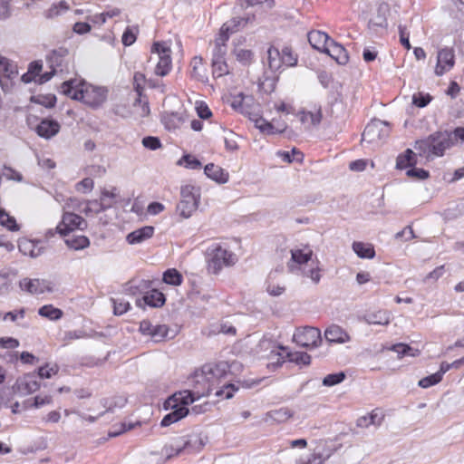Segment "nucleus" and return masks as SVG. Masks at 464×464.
I'll return each instance as SVG.
<instances>
[{
  "mask_svg": "<svg viewBox=\"0 0 464 464\" xmlns=\"http://www.w3.org/2000/svg\"><path fill=\"white\" fill-rule=\"evenodd\" d=\"M324 338L331 343H343L350 340L349 334L336 324H333L325 330Z\"/></svg>",
  "mask_w": 464,
  "mask_h": 464,
  "instance_id": "b1692460",
  "label": "nucleus"
},
{
  "mask_svg": "<svg viewBox=\"0 0 464 464\" xmlns=\"http://www.w3.org/2000/svg\"><path fill=\"white\" fill-rule=\"evenodd\" d=\"M15 386L21 393L29 394L38 391L40 383L34 373H29L24 375L22 379H18L15 382Z\"/></svg>",
  "mask_w": 464,
  "mask_h": 464,
  "instance_id": "4be33fe9",
  "label": "nucleus"
},
{
  "mask_svg": "<svg viewBox=\"0 0 464 464\" xmlns=\"http://www.w3.org/2000/svg\"><path fill=\"white\" fill-rule=\"evenodd\" d=\"M86 203L93 208L92 209L94 214H99L111 208V204H104V200H102V198L100 200H88Z\"/></svg>",
  "mask_w": 464,
  "mask_h": 464,
  "instance_id": "680f3d73",
  "label": "nucleus"
},
{
  "mask_svg": "<svg viewBox=\"0 0 464 464\" xmlns=\"http://www.w3.org/2000/svg\"><path fill=\"white\" fill-rule=\"evenodd\" d=\"M455 64V54L452 48H443L438 53V62L435 73L439 76L450 70Z\"/></svg>",
  "mask_w": 464,
  "mask_h": 464,
  "instance_id": "4468645a",
  "label": "nucleus"
},
{
  "mask_svg": "<svg viewBox=\"0 0 464 464\" xmlns=\"http://www.w3.org/2000/svg\"><path fill=\"white\" fill-rule=\"evenodd\" d=\"M183 122V118L178 112H172L164 118V123L167 129H177Z\"/></svg>",
  "mask_w": 464,
  "mask_h": 464,
  "instance_id": "de8ad7c7",
  "label": "nucleus"
},
{
  "mask_svg": "<svg viewBox=\"0 0 464 464\" xmlns=\"http://www.w3.org/2000/svg\"><path fill=\"white\" fill-rule=\"evenodd\" d=\"M294 341L302 347H317L322 343L321 332L316 327L306 326L301 331H297L294 336Z\"/></svg>",
  "mask_w": 464,
  "mask_h": 464,
  "instance_id": "f8f14e48",
  "label": "nucleus"
},
{
  "mask_svg": "<svg viewBox=\"0 0 464 464\" xmlns=\"http://www.w3.org/2000/svg\"><path fill=\"white\" fill-rule=\"evenodd\" d=\"M141 301H143L144 304L146 305L158 308L165 304L166 296L162 292L159 291L158 289L146 290L142 296V299H138L136 301V304L138 306H141Z\"/></svg>",
  "mask_w": 464,
  "mask_h": 464,
  "instance_id": "f3484780",
  "label": "nucleus"
},
{
  "mask_svg": "<svg viewBox=\"0 0 464 464\" xmlns=\"http://www.w3.org/2000/svg\"><path fill=\"white\" fill-rule=\"evenodd\" d=\"M204 173L208 178L219 184L227 183L228 180V173L214 163L207 164L204 168Z\"/></svg>",
  "mask_w": 464,
  "mask_h": 464,
  "instance_id": "a878e982",
  "label": "nucleus"
},
{
  "mask_svg": "<svg viewBox=\"0 0 464 464\" xmlns=\"http://www.w3.org/2000/svg\"><path fill=\"white\" fill-rule=\"evenodd\" d=\"M440 382H441V379H440V375L437 372H435V373H432L429 376H426V377L420 379L418 382V385L423 389H427L433 385L438 384Z\"/></svg>",
  "mask_w": 464,
  "mask_h": 464,
  "instance_id": "5fc2aeb1",
  "label": "nucleus"
},
{
  "mask_svg": "<svg viewBox=\"0 0 464 464\" xmlns=\"http://www.w3.org/2000/svg\"><path fill=\"white\" fill-rule=\"evenodd\" d=\"M169 328L166 324H156L150 334L155 342L162 341L168 335Z\"/></svg>",
  "mask_w": 464,
  "mask_h": 464,
  "instance_id": "603ef678",
  "label": "nucleus"
},
{
  "mask_svg": "<svg viewBox=\"0 0 464 464\" xmlns=\"http://www.w3.org/2000/svg\"><path fill=\"white\" fill-rule=\"evenodd\" d=\"M69 51L65 47H59L57 49L52 50L46 55V62L49 67L53 70L59 69L61 72L63 71V66L64 63L65 58L68 56Z\"/></svg>",
  "mask_w": 464,
  "mask_h": 464,
  "instance_id": "a211bd4d",
  "label": "nucleus"
},
{
  "mask_svg": "<svg viewBox=\"0 0 464 464\" xmlns=\"http://www.w3.org/2000/svg\"><path fill=\"white\" fill-rule=\"evenodd\" d=\"M38 314L42 317L56 321L63 317V312L52 304H45L39 308Z\"/></svg>",
  "mask_w": 464,
  "mask_h": 464,
  "instance_id": "f704fd0d",
  "label": "nucleus"
},
{
  "mask_svg": "<svg viewBox=\"0 0 464 464\" xmlns=\"http://www.w3.org/2000/svg\"><path fill=\"white\" fill-rule=\"evenodd\" d=\"M193 390H185L182 392H175L169 396L164 402L163 406L165 410H168V405L172 402L179 403L180 406L188 408V406L197 400L204 396H208L212 388L210 385L204 386L202 383H197L194 376L192 377Z\"/></svg>",
  "mask_w": 464,
  "mask_h": 464,
  "instance_id": "7ed1b4c3",
  "label": "nucleus"
},
{
  "mask_svg": "<svg viewBox=\"0 0 464 464\" xmlns=\"http://www.w3.org/2000/svg\"><path fill=\"white\" fill-rule=\"evenodd\" d=\"M59 367L57 365L49 367L48 364L41 366L37 370V375L40 379H49L58 372Z\"/></svg>",
  "mask_w": 464,
  "mask_h": 464,
  "instance_id": "13d9d810",
  "label": "nucleus"
},
{
  "mask_svg": "<svg viewBox=\"0 0 464 464\" xmlns=\"http://www.w3.org/2000/svg\"><path fill=\"white\" fill-rule=\"evenodd\" d=\"M451 138L450 130H437L425 139L416 140L413 147L420 157L433 160L444 156L446 150L453 147Z\"/></svg>",
  "mask_w": 464,
  "mask_h": 464,
  "instance_id": "f257e3e1",
  "label": "nucleus"
},
{
  "mask_svg": "<svg viewBox=\"0 0 464 464\" xmlns=\"http://www.w3.org/2000/svg\"><path fill=\"white\" fill-rule=\"evenodd\" d=\"M127 403V399L122 397L114 398L111 400L105 399L104 406L107 407L106 412H112L113 408H122Z\"/></svg>",
  "mask_w": 464,
  "mask_h": 464,
  "instance_id": "4d7b16f0",
  "label": "nucleus"
},
{
  "mask_svg": "<svg viewBox=\"0 0 464 464\" xmlns=\"http://www.w3.org/2000/svg\"><path fill=\"white\" fill-rule=\"evenodd\" d=\"M268 66L271 70L276 71L281 67L282 59L278 49L270 46L267 50Z\"/></svg>",
  "mask_w": 464,
  "mask_h": 464,
  "instance_id": "58836bf2",
  "label": "nucleus"
},
{
  "mask_svg": "<svg viewBox=\"0 0 464 464\" xmlns=\"http://www.w3.org/2000/svg\"><path fill=\"white\" fill-rule=\"evenodd\" d=\"M313 251L306 246L305 249H292L291 261L297 265L307 264L312 259Z\"/></svg>",
  "mask_w": 464,
  "mask_h": 464,
  "instance_id": "7c9ffc66",
  "label": "nucleus"
},
{
  "mask_svg": "<svg viewBox=\"0 0 464 464\" xmlns=\"http://www.w3.org/2000/svg\"><path fill=\"white\" fill-rule=\"evenodd\" d=\"M277 155L280 156L285 162L288 163L293 161L302 162L304 160V153L296 148H293L291 151H278Z\"/></svg>",
  "mask_w": 464,
  "mask_h": 464,
  "instance_id": "79ce46f5",
  "label": "nucleus"
},
{
  "mask_svg": "<svg viewBox=\"0 0 464 464\" xmlns=\"http://www.w3.org/2000/svg\"><path fill=\"white\" fill-rule=\"evenodd\" d=\"M406 175L414 179L424 180L430 177V172L424 169L416 168L414 166L406 170Z\"/></svg>",
  "mask_w": 464,
  "mask_h": 464,
  "instance_id": "3c124183",
  "label": "nucleus"
},
{
  "mask_svg": "<svg viewBox=\"0 0 464 464\" xmlns=\"http://www.w3.org/2000/svg\"><path fill=\"white\" fill-rule=\"evenodd\" d=\"M242 364L237 361L231 363L221 361L217 363H207L202 366L200 371H197L194 374V379L197 383H202L205 387L211 386V382L215 379L218 380L225 378L231 370H239Z\"/></svg>",
  "mask_w": 464,
  "mask_h": 464,
  "instance_id": "f03ea898",
  "label": "nucleus"
},
{
  "mask_svg": "<svg viewBox=\"0 0 464 464\" xmlns=\"http://www.w3.org/2000/svg\"><path fill=\"white\" fill-rule=\"evenodd\" d=\"M59 122L53 119L44 118L34 128L35 132L45 140L54 137L60 131Z\"/></svg>",
  "mask_w": 464,
  "mask_h": 464,
  "instance_id": "2eb2a0df",
  "label": "nucleus"
},
{
  "mask_svg": "<svg viewBox=\"0 0 464 464\" xmlns=\"http://www.w3.org/2000/svg\"><path fill=\"white\" fill-rule=\"evenodd\" d=\"M432 101L430 93L417 92L412 96V104L418 108L426 107Z\"/></svg>",
  "mask_w": 464,
  "mask_h": 464,
  "instance_id": "09e8293b",
  "label": "nucleus"
},
{
  "mask_svg": "<svg viewBox=\"0 0 464 464\" xmlns=\"http://www.w3.org/2000/svg\"><path fill=\"white\" fill-rule=\"evenodd\" d=\"M69 248L82 250L90 246V239L85 236H72L64 240Z\"/></svg>",
  "mask_w": 464,
  "mask_h": 464,
  "instance_id": "473e14b6",
  "label": "nucleus"
},
{
  "mask_svg": "<svg viewBox=\"0 0 464 464\" xmlns=\"http://www.w3.org/2000/svg\"><path fill=\"white\" fill-rule=\"evenodd\" d=\"M178 165L184 166L189 169H198L201 168V162L190 154H184L177 162Z\"/></svg>",
  "mask_w": 464,
  "mask_h": 464,
  "instance_id": "c03bdc74",
  "label": "nucleus"
},
{
  "mask_svg": "<svg viewBox=\"0 0 464 464\" xmlns=\"http://www.w3.org/2000/svg\"><path fill=\"white\" fill-rule=\"evenodd\" d=\"M286 357L289 362H295L298 365L307 366L311 363V356L305 352H288Z\"/></svg>",
  "mask_w": 464,
  "mask_h": 464,
  "instance_id": "a19ab883",
  "label": "nucleus"
},
{
  "mask_svg": "<svg viewBox=\"0 0 464 464\" xmlns=\"http://www.w3.org/2000/svg\"><path fill=\"white\" fill-rule=\"evenodd\" d=\"M108 90L105 87L90 85L82 90V92L74 94L76 99L82 101L92 108L100 107L107 99Z\"/></svg>",
  "mask_w": 464,
  "mask_h": 464,
  "instance_id": "423d86ee",
  "label": "nucleus"
},
{
  "mask_svg": "<svg viewBox=\"0 0 464 464\" xmlns=\"http://www.w3.org/2000/svg\"><path fill=\"white\" fill-rule=\"evenodd\" d=\"M389 123L381 120L372 121L362 134V140L369 143L381 140L389 136Z\"/></svg>",
  "mask_w": 464,
  "mask_h": 464,
  "instance_id": "0eeeda50",
  "label": "nucleus"
},
{
  "mask_svg": "<svg viewBox=\"0 0 464 464\" xmlns=\"http://www.w3.org/2000/svg\"><path fill=\"white\" fill-rule=\"evenodd\" d=\"M324 53L328 54L341 65L346 64L349 61V55L345 48L333 39Z\"/></svg>",
  "mask_w": 464,
  "mask_h": 464,
  "instance_id": "6ab92c4d",
  "label": "nucleus"
},
{
  "mask_svg": "<svg viewBox=\"0 0 464 464\" xmlns=\"http://www.w3.org/2000/svg\"><path fill=\"white\" fill-rule=\"evenodd\" d=\"M111 301L113 303V313L115 315H121L130 308V303L121 298H111Z\"/></svg>",
  "mask_w": 464,
  "mask_h": 464,
  "instance_id": "8fccbe9b",
  "label": "nucleus"
},
{
  "mask_svg": "<svg viewBox=\"0 0 464 464\" xmlns=\"http://www.w3.org/2000/svg\"><path fill=\"white\" fill-rule=\"evenodd\" d=\"M18 75L17 65L0 54V86L5 92L13 88V80Z\"/></svg>",
  "mask_w": 464,
  "mask_h": 464,
  "instance_id": "6e6552de",
  "label": "nucleus"
},
{
  "mask_svg": "<svg viewBox=\"0 0 464 464\" xmlns=\"http://www.w3.org/2000/svg\"><path fill=\"white\" fill-rule=\"evenodd\" d=\"M162 281L169 285L178 286L183 282V276L176 268H169L163 272Z\"/></svg>",
  "mask_w": 464,
  "mask_h": 464,
  "instance_id": "2f4dec72",
  "label": "nucleus"
},
{
  "mask_svg": "<svg viewBox=\"0 0 464 464\" xmlns=\"http://www.w3.org/2000/svg\"><path fill=\"white\" fill-rule=\"evenodd\" d=\"M19 285L22 290L32 295H40L44 292H53L51 283L44 279H29L24 278L20 281Z\"/></svg>",
  "mask_w": 464,
  "mask_h": 464,
  "instance_id": "ddd939ff",
  "label": "nucleus"
},
{
  "mask_svg": "<svg viewBox=\"0 0 464 464\" xmlns=\"http://www.w3.org/2000/svg\"><path fill=\"white\" fill-rule=\"evenodd\" d=\"M0 225L13 232L20 229L15 218L10 216L5 208H0Z\"/></svg>",
  "mask_w": 464,
  "mask_h": 464,
  "instance_id": "4c0bfd02",
  "label": "nucleus"
},
{
  "mask_svg": "<svg viewBox=\"0 0 464 464\" xmlns=\"http://www.w3.org/2000/svg\"><path fill=\"white\" fill-rule=\"evenodd\" d=\"M399 34H400V43L406 49H411V45L410 44V34L407 32V28L405 25L400 24L399 27Z\"/></svg>",
  "mask_w": 464,
  "mask_h": 464,
  "instance_id": "69168bd1",
  "label": "nucleus"
},
{
  "mask_svg": "<svg viewBox=\"0 0 464 464\" xmlns=\"http://www.w3.org/2000/svg\"><path fill=\"white\" fill-rule=\"evenodd\" d=\"M345 378H346V374L344 373V372H334V373L327 374L323 379L322 383L324 386L332 387V386H334V385H337V384L343 382L345 380Z\"/></svg>",
  "mask_w": 464,
  "mask_h": 464,
  "instance_id": "37998d69",
  "label": "nucleus"
},
{
  "mask_svg": "<svg viewBox=\"0 0 464 464\" xmlns=\"http://www.w3.org/2000/svg\"><path fill=\"white\" fill-rule=\"evenodd\" d=\"M281 59L282 63L287 66H295L297 63V58L293 55L291 49L288 47L282 50Z\"/></svg>",
  "mask_w": 464,
  "mask_h": 464,
  "instance_id": "e2e57ef3",
  "label": "nucleus"
},
{
  "mask_svg": "<svg viewBox=\"0 0 464 464\" xmlns=\"http://www.w3.org/2000/svg\"><path fill=\"white\" fill-rule=\"evenodd\" d=\"M394 237L395 239L402 241H409L416 237L414 231L411 226L405 227L402 230L396 233Z\"/></svg>",
  "mask_w": 464,
  "mask_h": 464,
  "instance_id": "0e129e2a",
  "label": "nucleus"
},
{
  "mask_svg": "<svg viewBox=\"0 0 464 464\" xmlns=\"http://www.w3.org/2000/svg\"><path fill=\"white\" fill-rule=\"evenodd\" d=\"M142 145L149 150H156L161 147L160 138L155 136H146L141 140Z\"/></svg>",
  "mask_w": 464,
  "mask_h": 464,
  "instance_id": "052dcab7",
  "label": "nucleus"
},
{
  "mask_svg": "<svg viewBox=\"0 0 464 464\" xmlns=\"http://www.w3.org/2000/svg\"><path fill=\"white\" fill-rule=\"evenodd\" d=\"M204 444L198 434H189L177 440L172 445L171 450L174 455L178 456L182 452L193 453L200 450ZM173 456V454H170Z\"/></svg>",
  "mask_w": 464,
  "mask_h": 464,
  "instance_id": "1a4fd4ad",
  "label": "nucleus"
},
{
  "mask_svg": "<svg viewBox=\"0 0 464 464\" xmlns=\"http://www.w3.org/2000/svg\"><path fill=\"white\" fill-rule=\"evenodd\" d=\"M87 227V221L72 212H65L63 215L61 223L57 226V230L62 237L69 235L74 229L84 230Z\"/></svg>",
  "mask_w": 464,
  "mask_h": 464,
  "instance_id": "9b49d317",
  "label": "nucleus"
},
{
  "mask_svg": "<svg viewBox=\"0 0 464 464\" xmlns=\"http://www.w3.org/2000/svg\"><path fill=\"white\" fill-rule=\"evenodd\" d=\"M367 418L369 419L371 425L379 427L384 420V413L382 410L376 408L367 414Z\"/></svg>",
  "mask_w": 464,
  "mask_h": 464,
  "instance_id": "864d4df0",
  "label": "nucleus"
},
{
  "mask_svg": "<svg viewBox=\"0 0 464 464\" xmlns=\"http://www.w3.org/2000/svg\"><path fill=\"white\" fill-rule=\"evenodd\" d=\"M207 255L208 270L212 274H218L223 266H232L237 260L235 254L222 248L220 246L208 247Z\"/></svg>",
  "mask_w": 464,
  "mask_h": 464,
  "instance_id": "20e7f679",
  "label": "nucleus"
},
{
  "mask_svg": "<svg viewBox=\"0 0 464 464\" xmlns=\"http://www.w3.org/2000/svg\"><path fill=\"white\" fill-rule=\"evenodd\" d=\"M237 60L244 66H248L254 59V53L248 49L235 48L233 51Z\"/></svg>",
  "mask_w": 464,
  "mask_h": 464,
  "instance_id": "ea45409f",
  "label": "nucleus"
},
{
  "mask_svg": "<svg viewBox=\"0 0 464 464\" xmlns=\"http://www.w3.org/2000/svg\"><path fill=\"white\" fill-rule=\"evenodd\" d=\"M352 247L360 258L372 259L375 256V249L372 244L355 241Z\"/></svg>",
  "mask_w": 464,
  "mask_h": 464,
  "instance_id": "cd10ccee",
  "label": "nucleus"
},
{
  "mask_svg": "<svg viewBox=\"0 0 464 464\" xmlns=\"http://www.w3.org/2000/svg\"><path fill=\"white\" fill-rule=\"evenodd\" d=\"M238 391V387L234 383H227L224 385L222 389H219L216 392L215 395L217 397L224 396L225 399H231L234 396V392Z\"/></svg>",
  "mask_w": 464,
  "mask_h": 464,
  "instance_id": "6e6d98bb",
  "label": "nucleus"
},
{
  "mask_svg": "<svg viewBox=\"0 0 464 464\" xmlns=\"http://www.w3.org/2000/svg\"><path fill=\"white\" fill-rule=\"evenodd\" d=\"M248 20L241 17H233L223 24L224 30L229 31L231 34L236 33L241 26L247 24Z\"/></svg>",
  "mask_w": 464,
  "mask_h": 464,
  "instance_id": "49530a36",
  "label": "nucleus"
},
{
  "mask_svg": "<svg viewBox=\"0 0 464 464\" xmlns=\"http://www.w3.org/2000/svg\"><path fill=\"white\" fill-rule=\"evenodd\" d=\"M294 412L287 407H282L277 410L270 411L266 413L267 418L271 419L276 423H283L293 417Z\"/></svg>",
  "mask_w": 464,
  "mask_h": 464,
  "instance_id": "c756f323",
  "label": "nucleus"
},
{
  "mask_svg": "<svg viewBox=\"0 0 464 464\" xmlns=\"http://www.w3.org/2000/svg\"><path fill=\"white\" fill-rule=\"evenodd\" d=\"M307 36L311 46L321 53L325 52L332 40L326 33L321 31H311Z\"/></svg>",
  "mask_w": 464,
  "mask_h": 464,
  "instance_id": "aec40b11",
  "label": "nucleus"
},
{
  "mask_svg": "<svg viewBox=\"0 0 464 464\" xmlns=\"http://www.w3.org/2000/svg\"><path fill=\"white\" fill-rule=\"evenodd\" d=\"M255 125L262 133L268 135L282 133L285 129V127H283L281 129L276 128L273 125V123L267 121L263 117L256 119L255 121Z\"/></svg>",
  "mask_w": 464,
  "mask_h": 464,
  "instance_id": "72a5a7b5",
  "label": "nucleus"
},
{
  "mask_svg": "<svg viewBox=\"0 0 464 464\" xmlns=\"http://www.w3.org/2000/svg\"><path fill=\"white\" fill-rule=\"evenodd\" d=\"M417 164V155L411 149H407L403 153L399 154L396 160V169H408Z\"/></svg>",
  "mask_w": 464,
  "mask_h": 464,
  "instance_id": "bb28decb",
  "label": "nucleus"
},
{
  "mask_svg": "<svg viewBox=\"0 0 464 464\" xmlns=\"http://www.w3.org/2000/svg\"><path fill=\"white\" fill-rule=\"evenodd\" d=\"M212 71L214 77H221L223 75H227L229 73L227 69V64L226 62H218L217 63H213Z\"/></svg>",
  "mask_w": 464,
  "mask_h": 464,
  "instance_id": "338daca9",
  "label": "nucleus"
},
{
  "mask_svg": "<svg viewBox=\"0 0 464 464\" xmlns=\"http://www.w3.org/2000/svg\"><path fill=\"white\" fill-rule=\"evenodd\" d=\"M199 194L194 186L185 185L180 189V200L176 207L177 213L183 218H188L198 208Z\"/></svg>",
  "mask_w": 464,
  "mask_h": 464,
  "instance_id": "39448f33",
  "label": "nucleus"
},
{
  "mask_svg": "<svg viewBox=\"0 0 464 464\" xmlns=\"http://www.w3.org/2000/svg\"><path fill=\"white\" fill-rule=\"evenodd\" d=\"M151 282L143 279H132L127 282L122 288V291L129 295H136L138 294H144L146 290L150 287Z\"/></svg>",
  "mask_w": 464,
  "mask_h": 464,
  "instance_id": "393cba45",
  "label": "nucleus"
},
{
  "mask_svg": "<svg viewBox=\"0 0 464 464\" xmlns=\"http://www.w3.org/2000/svg\"><path fill=\"white\" fill-rule=\"evenodd\" d=\"M152 53H156L159 56V62L155 68V73L159 76H166L171 69L170 48L161 43H154L151 48Z\"/></svg>",
  "mask_w": 464,
  "mask_h": 464,
  "instance_id": "9d476101",
  "label": "nucleus"
},
{
  "mask_svg": "<svg viewBox=\"0 0 464 464\" xmlns=\"http://www.w3.org/2000/svg\"><path fill=\"white\" fill-rule=\"evenodd\" d=\"M30 101L34 103L44 106L47 109L53 108L56 104L57 98L54 94H38L33 95Z\"/></svg>",
  "mask_w": 464,
  "mask_h": 464,
  "instance_id": "c9c22d12",
  "label": "nucleus"
},
{
  "mask_svg": "<svg viewBox=\"0 0 464 464\" xmlns=\"http://www.w3.org/2000/svg\"><path fill=\"white\" fill-rule=\"evenodd\" d=\"M154 230L155 228L152 226H144L129 233L126 237V240L130 245L142 243L153 236Z\"/></svg>",
  "mask_w": 464,
  "mask_h": 464,
  "instance_id": "5701e85b",
  "label": "nucleus"
},
{
  "mask_svg": "<svg viewBox=\"0 0 464 464\" xmlns=\"http://www.w3.org/2000/svg\"><path fill=\"white\" fill-rule=\"evenodd\" d=\"M75 80L65 81L61 85V92L63 94L70 97L74 101H82V99H76L74 94H79V92H82L83 88H79L75 84Z\"/></svg>",
  "mask_w": 464,
  "mask_h": 464,
  "instance_id": "e433bc0d",
  "label": "nucleus"
},
{
  "mask_svg": "<svg viewBox=\"0 0 464 464\" xmlns=\"http://www.w3.org/2000/svg\"><path fill=\"white\" fill-rule=\"evenodd\" d=\"M363 318L369 324L386 325L390 323L389 314L385 310L369 312L364 314Z\"/></svg>",
  "mask_w": 464,
  "mask_h": 464,
  "instance_id": "c85d7f7f",
  "label": "nucleus"
},
{
  "mask_svg": "<svg viewBox=\"0 0 464 464\" xmlns=\"http://www.w3.org/2000/svg\"><path fill=\"white\" fill-rule=\"evenodd\" d=\"M307 117L310 118L311 122L314 126L319 125L323 119L321 107L315 110V111H308L306 113H304V115L301 117V121L304 122L307 120Z\"/></svg>",
  "mask_w": 464,
  "mask_h": 464,
  "instance_id": "bf43d9fd",
  "label": "nucleus"
},
{
  "mask_svg": "<svg viewBox=\"0 0 464 464\" xmlns=\"http://www.w3.org/2000/svg\"><path fill=\"white\" fill-rule=\"evenodd\" d=\"M389 5L382 3L378 8L374 18L371 19L368 23V28L376 30L377 27L386 29L388 27L387 14H389Z\"/></svg>",
  "mask_w": 464,
  "mask_h": 464,
  "instance_id": "412c9836",
  "label": "nucleus"
},
{
  "mask_svg": "<svg viewBox=\"0 0 464 464\" xmlns=\"http://www.w3.org/2000/svg\"><path fill=\"white\" fill-rule=\"evenodd\" d=\"M93 184V180L91 178H85L76 184V189L82 193H88L92 189Z\"/></svg>",
  "mask_w": 464,
  "mask_h": 464,
  "instance_id": "774afa93",
  "label": "nucleus"
},
{
  "mask_svg": "<svg viewBox=\"0 0 464 464\" xmlns=\"http://www.w3.org/2000/svg\"><path fill=\"white\" fill-rule=\"evenodd\" d=\"M168 410L170 411V414L174 418V420L179 421L185 418L188 412V408H185L184 406H180L179 403L172 402L169 405H168Z\"/></svg>",
  "mask_w": 464,
  "mask_h": 464,
  "instance_id": "a18cd8bd",
  "label": "nucleus"
},
{
  "mask_svg": "<svg viewBox=\"0 0 464 464\" xmlns=\"http://www.w3.org/2000/svg\"><path fill=\"white\" fill-rule=\"evenodd\" d=\"M18 249L24 255L31 257H37L44 252V246L41 240H32L23 237L18 240Z\"/></svg>",
  "mask_w": 464,
  "mask_h": 464,
  "instance_id": "dca6fc26",
  "label": "nucleus"
}]
</instances>
